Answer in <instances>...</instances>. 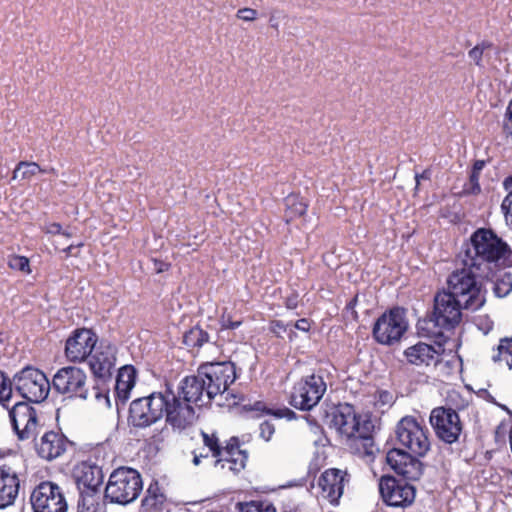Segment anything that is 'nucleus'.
<instances>
[{
    "mask_svg": "<svg viewBox=\"0 0 512 512\" xmlns=\"http://www.w3.org/2000/svg\"><path fill=\"white\" fill-rule=\"evenodd\" d=\"M458 263L476 267L486 273L490 264H512V251L491 229L479 228L470 237V243L463 246Z\"/></svg>",
    "mask_w": 512,
    "mask_h": 512,
    "instance_id": "nucleus-1",
    "label": "nucleus"
},
{
    "mask_svg": "<svg viewBox=\"0 0 512 512\" xmlns=\"http://www.w3.org/2000/svg\"><path fill=\"white\" fill-rule=\"evenodd\" d=\"M470 310L467 304L449 294L445 290L434 297L432 315L418 323L419 329L426 331V336L437 337L443 330H451L462 321V311Z\"/></svg>",
    "mask_w": 512,
    "mask_h": 512,
    "instance_id": "nucleus-2",
    "label": "nucleus"
},
{
    "mask_svg": "<svg viewBox=\"0 0 512 512\" xmlns=\"http://www.w3.org/2000/svg\"><path fill=\"white\" fill-rule=\"evenodd\" d=\"M461 266L448 276L444 290L467 304L471 311L479 310L486 301L480 280L486 273L476 270V267Z\"/></svg>",
    "mask_w": 512,
    "mask_h": 512,
    "instance_id": "nucleus-3",
    "label": "nucleus"
},
{
    "mask_svg": "<svg viewBox=\"0 0 512 512\" xmlns=\"http://www.w3.org/2000/svg\"><path fill=\"white\" fill-rule=\"evenodd\" d=\"M142 488V478L138 471L120 467L110 474L105 487V498L111 503L127 505L138 498Z\"/></svg>",
    "mask_w": 512,
    "mask_h": 512,
    "instance_id": "nucleus-4",
    "label": "nucleus"
},
{
    "mask_svg": "<svg viewBox=\"0 0 512 512\" xmlns=\"http://www.w3.org/2000/svg\"><path fill=\"white\" fill-rule=\"evenodd\" d=\"M333 427L347 439L361 442L367 455L373 454L372 425L368 421L360 422L354 408L345 404L340 406L333 414Z\"/></svg>",
    "mask_w": 512,
    "mask_h": 512,
    "instance_id": "nucleus-5",
    "label": "nucleus"
},
{
    "mask_svg": "<svg viewBox=\"0 0 512 512\" xmlns=\"http://www.w3.org/2000/svg\"><path fill=\"white\" fill-rule=\"evenodd\" d=\"M204 446L208 448L212 456L217 458L215 466L220 465L222 469L228 468L230 471L238 472L245 467L247 454L239 449L237 438H231L226 446L222 447L219 438L215 433L201 432Z\"/></svg>",
    "mask_w": 512,
    "mask_h": 512,
    "instance_id": "nucleus-6",
    "label": "nucleus"
},
{
    "mask_svg": "<svg viewBox=\"0 0 512 512\" xmlns=\"http://www.w3.org/2000/svg\"><path fill=\"white\" fill-rule=\"evenodd\" d=\"M167 405L165 392H153L135 399L129 408V421L137 428H145L162 419Z\"/></svg>",
    "mask_w": 512,
    "mask_h": 512,
    "instance_id": "nucleus-7",
    "label": "nucleus"
},
{
    "mask_svg": "<svg viewBox=\"0 0 512 512\" xmlns=\"http://www.w3.org/2000/svg\"><path fill=\"white\" fill-rule=\"evenodd\" d=\"M326 390L327 383L320 371L304 376L294 384L290 404L299 410H311L320 402Z\"/></svg>",
    "mask_w": 512,
    "mask_h": 512,
    "instance_id": "nucleus-8",
    "label": "nucleus"
},
{
    "mask_svg": "<svg viewBox=\"0 0 512 512\" xmlns=\"http://www.w3.org/2000/svg\"><path fill=\"white\" fill-rule=\"evenodd\" d=\"M201 377L205 380L207 395L215 398L228 390L236 380V368L233 361L207 362L198 368Z\"/></svg>",
    "mask_w": 512,
    "mask_h": 512,
    "instance_id": "nucleus-9",
    "label": "nucleus"
},
{
    "mask_svg": "<svg viewBox=\"0 0 512 512\" xmlns=\"http://www.w3.org/2000/svg\"><path fill=\"white\" fill-rule=\"evenodd\" d=\"M15 390L30 402H42L50 391V382L37 368L27 366L13 376Z\"/></svg>",
    "mask_w": 512,
    "mask_h": 512,
    "instance_id": "nucleus-10",
    "label": "nucleus"
},
{
    "mask_svg": "<svg viewBox=\"0 0 512 512\" xmlns=\"http://www.w3.org/2000/svg\"><path fill=\"white\" fill-rule=\"evenodd\" d=\"M428 429L417 422L413 417L402 418L396 428L399 444L407 449L408 453L422 457L430 450Z\"/></svg>",
    "mask_w": 512,
    "mask_h": 512,
    "instance_id": "nucleus-11",
    "label": "nucleus"
},
{
    "mask_svg": "<svg viewBox=\"0 0 512 512\" xmlns=\"http://www.w3.org/2000/svg\"><path fill=\"white\" fill-rule=\"evenodd\" d=\"M408 328L405 311L401 308H393L388 313L382 314L373 326V337L383 345L397 343Z\"/></svg>",
    "mask_w": 512,
    "mask_h": 512,
    "instance_id": "nucleus-12",
    "label": "nucleus"
},
{
    "mask_svg": "<svg viewBox=\"0 0 512 512\" xmlns=\"http://www.w3.org/2000/svg\"><path fill=\"white\" fill-rule=\"evenodd\" d=\"M30 500L34 512H67L68 510L62 487L52 481L38 484Z\"/></svg>",
    "mask_w": 512,
    "mask_h": 512,
    "instance_id": "nucleus-13",
    "label": "nucleus"
},
{
    "mask_svg": "<svg viewBox=\"0 0 512 512\" xmlns=\"http://www.w3.org/2000/svg\"><path fill=\"white\" fill-rule=\"evenodd\" d=\"M86 373L75 366H67L59 369L53 377L54 389L68 397H88Z\"/></svg>",
    "mask_w": 512,
    "mask_h": 512,
    "instance_id": "nucleus-14",
    "label": "nucleus"
},
{
    "mask_svg": "<svg viewBox=\"0 0 512 512\" xmlns=\"http://www.w3.org/2000/svg\"><path fill=\"white\" fill-rule=\"evenodd\" d=\"M430 423L439 439L452 444L458 441L462 432V423L458 413L445 407L434 408L430 414Z\"/></svg>",
    "mask_w": 512,
    "mask_h": 512,
    "instance_id": "nucleus-15",
    "label": "nucleus"
},
{
    "mask_svg": "<svg viewBox=\"0 0 512 512\" xmlns=\"http://www.w3.org/2000/svg\"><path fill=\"white\" fill-rule=\"evenodd\" d=\"M9 417L20 440L35 439L40 424L37 411L32 406L27 402H17L9 409Z\"/></svg>",
    "mask_w": 512,
    "mask_h": 512,
    "instance_id": "nucleus-16",
    "label": "nucleus"
},
{
    "mask_svg": "<svg viewBox=\"0 0 512 512\" xmlns=\"http://www.w3.org/2000/svg\"><path fill=\"white\" fill-rule=\"evenodd\" d=\"M165 398L167 405L164 414L168 424L174 429L184 430L194 423L196 414L193 404L184 400L180 394H175L170 390L165 391Z\"/></svg>",
    "mask_w": 512,
    "mask_h": 512,
    "instance_id": "nucleus-17",
    "label": "nucleus"
},
{
    "mask_svg": "<svg viewBox=\"0 0 512 512\" xmlns=\"http://www.w3.org/2000/svg\"><path fill=\"white\" fill-rule=\"evenodd\" d=\"M380 494L384 502L393 507H406L415 499V488L411 484L383 476L379 483Z\"/></svg>",
    "mask_w": 512,
    "mask_h": 512,
    "instance_id": "nucleus-18",
    "label": "nucleus"
},
{
    "mask_svg": "<svg viewBox=\"0 0 512 512\" xmlns=\"http://www.w3.org/2000/svg\"><path fill=\"white\" fill-rule=\"evenodd\" d=\"M97 336L89 329H77L66 340L65 355L71 362L84 361L93 351Z\"/></svg>",
    "mask_w": 512,
    "mask_h": 512,
    "instance_id": "nucleus-19",
    "label": "nucleus"
},
{
    "mask_svg": "<svg viewBox=\"0 0 512 512\" xmlns=\"http://www.w3.org/2000/svg\"><path fill=\"white\" fill-rule=\"evenodd\" d=\"M349 478V474L344 470L331 468L324 471L318 479V487L321 489L322 498L333 505H337Z\"/></svg>",
    "mask_w": 512,
    "mask_h": 512,
    "instance_id": "nucleus-20",
    "label": "nucleus"
},
{
    "mask_svg": "<svg viewBox=\"0 0 512 512\" xmlns=\"http://www.w3.org/2000/svg\"><path fill=\"white\" fill-rule=\"evenodd\" d=\"M387 463L406 480H417L422 474L421 462L411 453L401 449H392L387 453Z\"/></svg>",
    "mask_w": 512,
    "mask_h": 512,
    "instance_id": "nucleus-21",
    "label": "nucleus"
},
{
    "mask_svg": "<svg viewBox=\"0 0 512 512\" xmlns=\"http://www.w3.org/2000/svg\"><path fill=\"white\" fill-rule=\"evenodd\" d=\"M89 356V366L96 377L104 379L111 376L116 362L115 346L101 342Z\"/></svg>",
    "mask_w": 512,
    "mask_h": 512,
    "instance_id": "nucleus-22",
    "label": "nucleus"
},
{
    "mask_svg": "<svg viewBox=\"0 0 512 512\" xmlns=\"http://www.w3.org/2000/svg\"><path fill=\"white\" fill-rule=\"evenodd\" d=\"M205 380L201 377L199 370L193 376H187L181 381L177 394L191 404L202 406L209 403L213 398L207 395Z\"/></svg>",
    "mask_w": 512,
    "mask_h": 512,
    "instance_id": "nucleus-23",
    "label": "nucleus"
},
{
    "mask_svg": "<svg viewBox=\"0 0 512 512\" xmlns=\"http://www.w3.org/2000/svg\"><path fill=\"white\" fill-rule=\"evenodd\" d=\"M19 492L17 471L8 465L0 466V509L14 504Z\"/></svg>",
    "mask_w": 512,
    "mask_h": 512,
    "instance_id": "nucleus-24",
    "label": "nucleus"
},
{
    "mask_svg": "<svg viewBox=\"0 0 512 512\" xmlns=\"http://www.w3.org/2000/svg\"><path fill=\"white\" fill-rule=\"evenodd\" d=\"M66 447L67 439L65 436L55 431L45 432L35 444L38 455L48 461L61 456Z\"/></svg>",
    "mask_w": 512,
    "mask_h": 512,
    "instance_id": "nucleus-25",
    "label": "nucleus"
},
{
    "mask_svg": "<svg viewBox=\"0 0 512 512\" xmlns=\"http://www.w3.org/2000/svg\"><path fill=\"white\" fill-rule=\"evenodd\" d=\"M103 482V473L97 466H83L81 474L77 477V488L82 497L92 496L100 498V487Z\"/></svg>",
    "mask_w": 512,
    "mask_h": 512,
    "instance_id": "nucleus-26",
    "label": "nucleus"
},
{
    "mask_svg": "<svg viewBox=\"0 0 512 512\" xmlns=\"http://www.w3.org/2000/svg\"><path fill=\"white\" fill-rule=\"evenodd\" d=\"M404 355L410 364L416 366L436 365L440 354L429 344L419 342L404 351Z\"/></svg>",
    "mask_w": 512,
    "mask_h": 512,
    "instance_id": "nucleus-27",
    "label": "nucleus"
},
{
    "mask_svg": "<svg viewBox=\"0 0 512 512\" xmlns=\"http://www.w3.org/2000/svg\"><path fill=\"white\" fill-rule=\"evenodd\" d=\"M136 382V371L132 366H123L119 369L116 383H115V396L116 403L119 405L125 404L130 398L131 390Z\"/></svg>",
    "mask_w": 512,
    "mask_h": 512,
    "instance_id": "nucleus-28",
    "label": "nucleus"
},
{
    "mask_svg": "<svg viewBox=\"0 0 512 512\" xmlns=\"http://www.w3.org/2000/svg\"><path fill=\"white\" fill-rule=\"evenodd\" d=\"M165 501L166 497L158 483H151L146 491L145 497L142 499V509L146 512L159 511L162 509Z\"/></svg>",
    "mask_w": 512,
    "mask_h": 512,
    "instance_id": "nucleus-29",
    "label": "nucleus"
},
{
    "mask_svg": "<svg viewBox=\"0 0 512 512\" xmlns=\"http://www.w3.org/2000/svg\"><path fill=\"white\" fill-rule=\"evenodd\" d=\"M210 338L211 337L208 331L202 329L199 326H195L189 331L185 332L183 336V342L189 348H200L205 343H208Z\"/></svg>",
    "mask_w": 512,
    "mask_h": 512,
    "instance_id": "nucleus-30",
    "label": "nucleus"
},
{
    "mask_svg": "<svg viewBox=\"0 0 512 512\" xmlns=\"http://www.w3.org/2000/svg\"><path fill=\"white\" fill-rule=\"evenodd\" d=\"M492 360L495 363L504 362L509 369H512V338L500 340L497 349L493 352Z\"/></svg>",
    "mask_w": 512,
    "mask_h": 512,
    "instance_id": "nucleus-31",
    "label": "nucleus"
},
{
    "mask_svg": "<svg viewBox=\"0 0 512 512\" xmlns=\"http://www.w3.org/2000/svg\"><path fill=\"white\" fill-rule=\"evenodd\" d=\"M285 205V218L287 222H290L293 219L304 215L307 210L306 203H304L302 199L295 195H289L286 197Z\"/></svg>",
    "mask_w": 512,
    "mask_h": 512,
    "instance_id": "nucleus-32",
    "label": "nucleus"
},
{
    "mask_svg": "<svg viewBox=\"0 0 512 512\" xmlns=\"http://www.w3.org/2000/svg\"><path fill=\"white\" fill-rule=\"evenodd\" d=\"M41 172L45 173L48 172V170L42 169L35 162L22 161L16 166L13 174V179H30L31 177ZM49 172H55V170L51 168Z\"/></svg>",
    "mask_w": 512,
    "mask_h": 512,
    "instance_id": "nucleus-33",
    "label": "nucleus"
},
{
    "mask_svg": "<svg viewBox=\"0 0 512 512\" xmlns=\"http://www.w3.org/2000/svg\"><path fill=\"white\" fill-rule=\"evenodd\" d=\"M492 290L498 298L507 296L512 291V274L509 272L499 274L492 281Z\"/></svg>",
    "mask_w": 512,
    "mask_h": 512,
    "instance_id": "nucleus-34",
    "label": "nucleus"
},
{
    "mask_svg": "<svg viewBox=\"0 0 512 512\" xmlns=\"http://www.w3.org/2000/svg\"><path fill=\"white\" fill-rule=\"evenodd\" d=\"M504 186L509 190V193L504 198L501 209L504 213L506 224L512 228V176L505 179Z\"/></svg>",
    "mask_w": 512,
    "mask_h": 512,
    "instance_id": "nucleus-35",
    "label": "nucleus"
},
{
    "mask_svg": "<svg viewBox=\"0 0 512 512\" xmlns=\"http://www.w3.org/2000/svg\"><path fill=\"white\" fill-rule=\"evenodd\" d=\"M12 386H14L13 381L7 378L5 374L0 371V403L7 409H9L10 400L13 394Z\"/></svg>",
    "mask_w": 512,
    "mask_h": 512,
    "instance_id": "nucleus-36",
    "label": "nucleus"
},
{
    "mask_svg": "<svg viewBox=\"0 0 512 512\" xmlns=\"http://www.w3.org/2000/svg\"><path fill=\"white\" fill-rule=\"evenodd\" d=\"M102 504L100 498L92 496H80L77 504V512H101Z\"/></svg>",
    "mask_w": 512,
    "mask_h": 512,
    "instance_id": "nucleus-37",
    "label": "nucleus"
},
{
    "mask_svg": "<svg viewBox=\"0 0 512 512\" xmlns=\"http://www.w3.org/2000/svg\"><path fill=\"white\" fill-rule=\"evenodd\" d=\"M241 512H276V508L268 501H251L241 506Z\"/></svg>",
    "mask_w": 512,
    "mask_h": 512,
    "instance_id": "nucleus-38",
    "label": "nucleus"
},
{
    "mask_svg": "<svg viewBox=\"0 0 512 512\" xmlns=\"http://www.w3.org/2000/svg\"><path fill=\"white\" fill-rule=\"evenodd\" d=\"M241 324V320H232L229 315H223L221 317V327L218 332V339L216 342L225 340L224 334L230 332L231 330L237 329Z\"/></svg>",
    "mask_w": 512,
    "mask_h": 512,
    "instance_id": "nucleus-39",
    "label": "nucleus"
},
{
    "mask_svg": "<svg viewBox=\"0 0 512 512\" xmlns=\"http://www.w3.org/2000/svg\"><path fill=\"white\" fill-rule=\"evenodd\" d=\"M492 44L489 43V42H482L478 45H476L474 48H472L469 52H468V56L471 60L474 61V63L477 65V66H481V61H482V57H483V54H484V51L491 48Z\"/></svg>",
    "mask_w": 512,
    "mask_h": 512,
    "instance_id": "nucleus-40",
    "label": "nucleus"
},
{
    "mask_svg": "<svg viewBox=\"0 0 512 512\" xmlns=\"http://www.w3.org/2000/svg\"><path fill=\"white\" fill-rule=\"evenodd\" d=\"M8 266L13 270L28 272L29 260L24 256H10L8 259Z\"/></svg>",
    "mask_w": 512,
    "mask_h": 512,
    "instance_id": "nucleus-41",
    "label": "nucleus"
},
{
    "mask_svg": "<svg viewBox=\"0 0 512 512\" xmlns=\"http://www.w3.org/2000/svg\"><path fill=\"white\" fill-rule=\"evenodd\" d=\"M479 174L471 172L469 181L463 187L464 194H478L480 192Z\"/></svg>",
    "mask_w": 512,
    "mask_h": 512,
    "instance_id": "nucleus-42",
    "label": "nucleus"
},
{
    "mask_svg": "<svg viewBox=\"0 0 512 512\" xmlns=\"http://www.w3.org/2000/svg\"><path fill=\"white\" fill-rule=\"evenodd\" d=\"M259 436L266 442L270 441L275 433V426L270 421H264L259 427Z\"/></svg>",
    "mask_w": 512,
    "mask_h": 512,
    "instance_id": "nucleus-43",
    "label": "nucleus"
},
{
    "mask_svg": "<svg viewBox=\"0 0 512 512\" xmlns=\"http://www.w3.org/2000/svg\"><path fill=\"white\" fill-rule=\"evenodd\" d=\"M257 17V11L252 8H242L237 11V18L243 21H253Z\"/></svg>",
    "mask_w": 512,
    "mask_h": 512,
    "instance_id": "nucleus-44",
    "label": "nucleus"
},
{
    "mask_svg": "<svg viewBox=\"0 0 512 512\" xmlns=\"http://www.w3.org/2000/svg\"><path fill=\"white\" fill-rule=\"evenodd\" d=\"M430 177H431L430 170H424L421 174H416L415 175V181H416L415 191H418L421 180H429Z\"/></svg>",
    "mask_w": 512,
    "mask_h": 512,
    "instance_id": "nucleus-45",
    "label": "nucleus"
},
{
    "mask_svg": "<svg viewBox=\"0 0 512 512\" xmlns=\"http://www.w3.org/2000/svg\"><path fill=\"white\" fill-rule=\"evenodd\" d=\"M49 233H52V234H62L64 236H67V237H70V233H67V232H62V227L60 224L58 223H52L48 226V230H47Z\"/></svg>",
    "mask_w": 512,
    "mask_h": 512,
    "instance_id": "nucleus-46",
    "label": "nucleus"
},
{
    "mask_svg": "<svg viewBox=\"0 0 512 512\" xmlns=\"http://www.w3.org/2000/svg\"><path fill=\"white\" fill-rule=\"evenodd\" d=\"M294 327L298 330L307 332L310 329V322L307 319L302 318V319L296 321V323L294 324Z\"/></svg>",
    "mask_w": 512,
    "mask_h": 512,
    "instance_id": "nucleus-47",
    "label": "nucleus"
},
{
    "mask_svg": "<svg viewBox=\"0 0 512 512\" xmlns=\"http://www.w3.org/2000/svg\"><path fill=\"white\" fill-rule=\"evenodd\" d=\"M271 330L275 334L280 335L281 332L285 331V326L281 321H273L271 325Z\"/></svg>",
    "mask_w": 512,
    "mask_h": 512,
    "instance_id": "nucleus-48",
    "label": "nucleus"
},
{
    "mask_svg": "<svg viewBox=\"0 0 512 512\" xmlns=\"http://www.w3.org/2000/svg\"><path fill=\"white\" fill-rule=\"evenodd\" d=\"M252 411H260L265 413H270L271 411L265 407L262 402H256L253 406L250 407Z\"/></svg>",
    "mask_w": 512,
    "mask_h": 512,
    "instance_id": "nucleus-49",
    "label": "nucleus"
},
{
    "mask_svg": "<svg viewBox=\"0 0 512 512\" xmlns=\"http://www.w3.org/2000/svg\"><path fill=\"white\" fill-rule=\"evenodd\" d=\"M193 455L194 457L192 462L195 466H198L201 463L202 458H208V454H202V452L194 451Z\"/></svg>",
    "mask_w": 512,
    "mask_h": 512,
    "instance_id": "nucleus-50",
    "label": "nucleus"
},
{
    "mask_svg": "<svg viewBox=\"0 0 512 512\" xmlns=\"http://www.w3.org/2000/svg\"><path fill=\"white\" fill-rule=\"evenodd\" d=\"M484 165H485V162L482 161V160H477L475 161L474 165H473V168H472V171L473 173H476V174H479L480 175V172L482 171V169L484 168Z\"/></svg>",
    "mask_w": 512,
    "mask_h": 512,
    "instance_id": "nucleus-51",
    "label": "nucleus"
},
{
    "mask_svg": "<svg viewBox=\"0 0 512 512\" xmlns=\"http://www.w3.org/2000/svg\"><path fill=\"white\" fill-rule=\"evenodd\" d=\"M269 23H270L271 27H273L275 29L278 28V21L274 15H271V17L269 19Z\"/></svg>",
    "mask_w": 512,
    "mask_h": 512,
    "instance_id": "nucleus-52",
    "label": "nucleus"
},
{
    "mask_svg": "<svg viewBox=\"0 0 512 512\" xmlns=\"http://www.w3.org/2000/svg\"><path fill=\"white\" fill-rule=\"evenodd\" d=\"M287 307L290 308V309H294L296 307L295 299H288L287 300Z\"/></svg>",
    "mask_w": 512,
    "mask_h": 512,
    "instance_id": "nucleus-53",
    "label": "nucleus"
},
{
    "mask_svg": "<svg viewBox=\"0 0 512 512\" xmlns=\"http://www.w3.org/2000/svg\"><path fill=\"white\" fill-rule=\"evenodd\" d=\"M355 301H356V298H354L351 302H349V304L347 305V308H352Z\"/></svg>",
    "mask_w": 512,
    "mask_h": 512,
    "instance_id": "nucleus-54",
    "label": "nucleus"
},
{
    "mask_svg": "<svg viewBox=\"0 0 512 512\" xmlns=\"http://www.w3.org/2000/svg\"><path fill=\"white\" fill-rule=\"evenodd\" d=\"M73 247H74V245H73V244H71V245H69V246L67 247V249H66V250L70 253V252H71V250L73 249Z\"/></svg>",
    "mask_w": 512,
    "mask_h": 512,
    "instance_id": "nucleus-55",
    "label": "nucleus"
},
{
    "mask_svg": "<svg viewBox=\"0 0 512 512\" xmlns=\"http://www.w3.org/2000/svg\"><path fill=\"white\" fill-rule=\"evenodd\" d=\"M229 334H230V332L224 334L225 335V339L229 338Z\"/></svg>",
    "mask_w": 512,
    "mask_h": 512,
    "instance_id": "nucleus-56",
    "label": "nucleus"
},
{
    "mask_svg": "<svg viewBox=\"0 0 512 512\" xmlns=\"http://www.w3.org/2000/svg\"><path fill=\"white\" fill-rule=\"evenodd\" d=\"M0 343H2V339L0 338Z\"/></svg>",
    "mask_w": 512,
    "mask_h": 512,
    "instance_id": "nucleus-57",
    "label": "nucleus"
}]
</instances>
